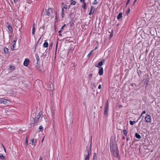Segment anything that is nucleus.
<instances>
[{
    "mask_svg": "<svg viewBox=\"0 0 160 160\" xmlns=\"http://www.w3.org/2000/svg\"><path fill=\"white\" fill-rule=\"evenodd\" d=\"M80 2H83V3L84 2L85 0H80Z\"/></svg>",
    "mask_w": 160,
    "mask_h": 160,
    "instance_id": "45",
    "label": "nucleus"
},
{
    "mask_svg": "<svg viewBox=\"0 0 160 160\" xmlns=\"http://www.w3.org/2000/svg\"><path fill=\"white\" fill-rule=\"evenodd\" d=\"M137 0H135L134 1L136 2Z\"/></svg>",
    "mask_w": 160,
    "mask_h": 160,
    "instance_id": "56",
    "label": "nucleus"
},
{
    "mask_svg": "<svg viewBox=\"0 0 160 160\" xmlns=\"http://www.w3.org/2000/svg\"><path fill=\"white\" fill-rule=\"evenodd\" d=\"M39 160H42V159L41 157H40L39 158Z\"/></svg>",
    "mask_w": 160,
    "mask_h": 160,
    "instance_id": "44",
    "label": "nucleus"
},
{
    "mask_svg": "<svg viewBox=\"0 0 160 160\" xmlns=\"http://www.w3.org/2000/svg\"><path fill=\"white\" fill-rule=\"evenodd\" d=\"M67 5L65 4L63 6V8L65 9V10H66L67 8Z\"/></svg>",
    "mask_w": 160,
    "mask_h": 160,
    "instance_id": "31",
    "label": "nucleus"
},
{
    "mask_svg": "<svg viewBox=\"0 0 160 160\" xmlns=\"http://www.w3.org/2000/svg\"><path fill=\"white\" fill-rule=\"evenodd\" d=\"M58 46V42L57 43V45H56V48H57Z\"/></svg>",
    "mask_w": 160,
    "mask_h": 160,
    "instance_id": "54",
    "label": "nucleus"
},
{
    "mask_svg": "<svg viewBox=\"0 0 160 160\" xmlns=\"http://www.w3.org/2000/svg\"><path fill=\"white\" fill-rule=\"evenodd\" d=\"M82 8L84 9H86V3L85 2L83 3V5L82 6Z\"/></svg>",
    "mask_w": 160,
    "mask_h": 160,
    "instance_id": "20",
    "label": "nucleus"
},
{
    "mask_svg": "<svg viewBox=\"0 0 160 160\" xmlns=\"http://www.w3.org/2000/svg\"><path fill=\"white\" fill-rule=\"evenodd\" d=\"M98 88L99 89H100L101 88V84H100L99 86H98Z\"/></svg>",
    "mask_w": 160,
    "mask_h": 160,
    "instance_id": "40",
    "label": "nucleus"
},
{
    "mask_svg": "<svg viewBox=\"0 0 160 160\" xmlns=\"http://www.w3.org/2000/svg\"><path fill=\"white\" fill-rule=\"evenodd\" d=\"M91 148L88 151H85L84 153V160H89V156L91 155Z\"/></svg>",
    "mask_w": 160,
    "mask_h": 160,
    "instance_id": "2",
    "label": "nucleus"
},
{
    "mask_svg": "<svg viewBox=\"0 0 160 160\" xmlns=\"http://www.w3.org/2000/svg\"><path fill=\"white\" fill-rule=\"evenodd\" d=\"M130 124L131 125H133V122L132 121H130L129 122Z\"/></svg>",
    "mask_w": 160,
    "mask_h": 160,
    "instance_id": "34",
    "label": "nucleus"
},
{
    "mask_svg": "<svg viewBox=\"0 0 160 160\" xmlns=\"http://www.w3.org/2000/svg\"><path fill=\"white\" fill-rule=\"evenodd\" d=\"M14 67L13 66H10V69L11 70H14Z\"/></svg>",
    "mask_w": 160,
    "mask_h": 160,
    "instance_id": "29",
    "label": "nucleus"
},
{
    "mask_svg": "<svg viewBox=\"0 0 160 160\" xmlns=\"http://www.w3.org/2000/svg\"><path fill=\"white\" fill-rule=\"evenodd\" d=\"M97 154L96 153H94L93 154V157L92 160H97Z\"/></svg>",
    "mask_w": 160,
    "mask_h": 160,
    "instance_id": "18",
    "label": "nucleus"
},
{
    "mask_svg": "<svg viewBox=\"0 0 160 160\" xmlns=\"http://www.w3.org/2000/svg\"><path fill=\"white\" fill-rule=\"evenodd\" d=\"M122 12H120L117 17V19L118 20L121 19L122 17Z\"/></svg>",
    "mask_w": 160,
    "mask_h": 160,
    "instance_id": "15",
    "label": "nucleus"
},
{
    "mask_svg": "<svg viewBox=\"0 0 160 160\" xmlns=\"http://www.w3.org/2000/svg\"><path fill=\"white\" fill-rule=\"evenodd\" d=\"M0 158L3 160L5 159V157L2 154H0Z\"/></svg>",
    "mask_w": 160,
    "mask_h": 160,
    "instance_id": "24",
    "label": "nucleus"
},
{
    "mask_svg": "<svg viewBox=\"0 0 160 160\" xmlns=\"http://www.w3.org/2000/svg\"><path fill=\"white\" fill-rule=\"evenodd\" d=\"M104 59H102L98 63L96 64L95 66L98 68H100V67L103 65V63L104 62Z\"/></svg>",
    "mask_w": 160,
    "mask_h": 160,
    "instance_id": "5",
    "label": "nucleus"
},
{
    "mask_svg": "<svg viewBox=\"0 0 160 160\" xmlns=\"http://www.w3.org/2000/svg\"><path fill=\"white\" fill-rule=\"evenodd\" d=\"M88 78H90V79H91L92 78V74H90L88 75Z\"/></svg>",
    "mask_w": 160,
    "mask_h": 160,
    "instance_id": "32",
    "label": "nucleus"
},
{
    "mask_svg": "<svg viewBox=\"0 0 160 160\" xmlns=\"http://www.w3.org/2000/svg\"><path fill=\"white\" fill-rule=\"evenodd\" d=\"M72 1V2L70 3V4L71 5H74L75 4H76V1Z\"/></svg>",
    "mask_w": 160,
    "mask_h": 160,
    "instance_id": "27",
    "label": "nucleus"
},
{
    "mask_svg": "<svg viewBox=\"0 0 160 160\" xmlns=\"http://www.w3.org/2000/svg\"><path fill=\"white\" fill-rule=\"evenodd\" d=\"M64 13L63 12H62L61 15L62 16V18L63 17V15H64Z\"/></svg>",
    "mask_w": 160,
    "mask_h": 160,
    "instance_id": "39",
    "label": "nucleus"
},
{
    "mask_svg": "<svg viewBox=\"0 0 160 160\" xmlns=\"http://www.w3.org/2000/svg\"><path fill=\"white\" fill-rule=\"evenodd\" d=\"M40 117L41 116H40L39 115H37V116L35 118V119H34V123H37L38 122V121Z\"/></svg>",
    "mask_w": 160,
    "mask_h": 160,
    "instance_id": "10",
    "label": "nucleus"
},
{
    "mask_svg": "<svg viewBox=\"0 0 160 160\" xmlns=\"http://www.w3.org/2000/svg\"><path fill=\"white\" fill-rule=\"evenodd\" d=\"M130 0H128L126 4L127 5L130 2Z\"/></svg>",
    "mask_w": 160,
    "mask_h": 160,
    "instance_id": "38",
    "label": "nucleus"
},
{
    "mask_svg": "<svg viewBox=\"0 0 160 160\" xmlns=\"http://www.w3.org/2000/svg\"><path fill=\"white\" fill-rule=\"evenodd\" d=\"M97 48H98V47H96L94 49V50H95L96 49H97Z\"/></svg>",
    "mask_w": 160,
    "mask_h": 160,
    "instance_id": "53",
    "label": "nucleus"
},
{
    "mask_svg": "<svg viewBox=\"0 0 160 160\" xmlns=\"http://www.w3.org/2000/svg\"><path fill=\"white\" fill-rule=\"evenodd\" d=\"M135 2L134 1V3Z\"/></svg>",
    "mask_w": 160,
    "mask_h": 160,
    "instance_id": "55",
    "label": "nucleus"
},
{
    "mask_svg": "<svg viewBox=\"0 0 160 160\" xmlns=\"http://www.w3.org/2000/svg\"><path fill=\"white\" fill-rule=\"evenodd\" d=\"M141 121H140V122H139V124L141 123Z\"/></svg>",
    "mask_w": 160,
    "mask_h": 160,
    "instance_id": "57",
    "label": "nucleus"
},
{
    "mask_svg": "<svg viewBox=\"0 0 160 160\" xmlns=\"http://www.w3.org/2000/svg\"><path fill=\"white\" fill-rule=\"evenodd\" d=\"M53 10L51 8H49L47 10H46V12L44 13L45 15L53 17V16L52 15Z\"/></svg>",
    "mask_w": 160,
    "mask_h": 160,
    "instance_id": "3",
    "label": "nucleus"
},
{
    "mask_svg": "<svg viewBox=\"0 0 160 160\" xmlns=\"http://www.w3.org/2000/svg\"><path fill=\"white\" fill-rule=\"evenodd\" d=\"M4 51L5 53H7L8 52V49L7 48L5 47L4 48Z\"/></svg>",
    "mask_w": 160,
    "mask_h": 160,
    "instance_id": "22",
    "label": "nucleus"
},
{
    "mask_svg": "<svg viewBox=\"0 0 160 160\" xmlns=\"http://www.w3.org/2000/svg\"><path fill=\"white\" fill-rule=\"evenodd\" d=\"M2 146L3 147V149H4V150L5 152H6V150L5 148V147H4V146L2 144Z\"/></svg>",
    "mask_w": 160,
    "mask_h": 160,
    "instance_id": "35",
    "label": "nucleus"
},
{
    "mask_svg": "<svg viewBox=\"0 0 160 160\" xmlns=\"http://www.w3.org/2000/svg\"><path fill=\"white\" fill-rule=\"evenodd\" d=\"M25 142L26 145L27 146L28 144V137H26L25 138Z\"/></svg>",
    "mask_w": 160,
    "mask_h": 160,
    "instance_id": "25",
    "label": "nucleus"
},
{
    "mask_svg": "<svg viewBox=\"0 0 160 160\" xmlns=\"http://www.w3.org/2000/svg\"><path fill=\"white\" fill-rule=\"evenodd\" d=\"M35 28L34 25V23L32 25V34L33 35H34L35 34Z\"/></svg>",
    "mask_w": 160,
    "mask_h": 160,
    "instance_id": "14",
    "label": "nucleus"
},
{
    "mask_svg": "<svg viewBox=\"0 0 160 160\" xmlns=\"http://www.w3.org/2000/svg\"><path fill=\"white\" fill-rule=\"evenodd\" d=\"M122 139H125V138L123 136V137H122Z\"/></svg>",
    "mask_w": 160,
    "mask_h": 160,
    "instance_id": "50",
    "label": "nucleus"
},
{
    "mask_svg": "<svg viewBox=\"0 0 160 160\" xmlns=\"http://www.w3.org/2000/svg\"><path fill=\"white\" fill-rule=\"evenodd\" d=\"M62 30H61V29H60V30H59L58 32L59 33H61V32Z\"/></svg>",
    "mask_w": 160,
    "mask_h": 160,
    "instance_id": "47",
    "label": "nucleus"
},
{
    "mask_svg": "<svg viewBox=\"0 0 160 160\" xmlns=\"http://www.w3.org/2000/svg\"><path fill=\"white\" fill-rule=\"evenodd\" d=\"M48 43L47 41H45L43 43V47L45 48H47L48 47Z\"/></svg>",
    "mask_w": 160,
    "mask_h": 160,
    "instance_id": "16",
    "label": "nucleus"
},
{
    "mask_svg": "<svg viewBox=\"0 0 160 160\" xmlns=\"http://www.w3.org/2000/svg\"><path fill=\"white\" fill-rule=\"evenodd\" d=\"M123 134L125 135V136L127 135L128 133V131H127L126 130H123Z\"/></svg>",
    "mask_w": 160,
    "mask_h": 160,
    "instance_id": "21",
    "label": "nucleus"
},
{
    "mask_svg": "<svg viewBox=\"0 0 160 160\" xmlns=\"http://www.w3.org/2000/svg\"><path fill=\"white\" fill-rule=\"evenodd\" d=\"M142 114H141V115H140V118H138V119H140V118H141V117L142 116Z\"/></svg>",
    "mask_w": 160,
    "mask_h": 160,
    "instance_id": "51",
    "label": "nucleus"
},
{
    "mask_svg": "<svg viewBox=\"0 0 160 160\" xmlns=\"http://www.w3.org/2000/svg\"><path fill=\"white\" fill-rule=\"evenodd\" d=\"M109 109L108 101L107 100L105 106L104 114L105 115H107L108 114V112Z\"/></svg>",
    "mask_w": 160,
    "mask_h": 160,
    "instance_id": "4",
    "label": "nucleus"
},
{
    "mask_svg": "<svg viewBox=\"0 0 160 160\" xmlns=\"http://www.w3.org/2000/svg\"><path fill=\"white\" fill-rule=\"evenodd\" d=\"M8 100L2 98H0V103L6 104Z\"/></svg>",
    "mask_w": 160,
    "mask_h": 160,
    "instance_id": "9",
    "label": "nucleus"
},
{
    "mask_svg": "<svg viewBox=\"0 0 160 160\" xmlns=\"http://www.w3.org/2000/svg\"><path fill=\"white\" fill-rule=\"evenodd\" d=\"M64 9L62 8V12H63L64 13Z\"/></svg>",
    "mask_w": 160,
    "mask_h": 160,
    "instance_id": "41",
    "label": "nucleus"
},
{
    "mask_svg": "<svg viewBox=\"0 0 160 160\" xmlns=\"http://www.w3.org/2000/svg\"><path fill=\"white\" fill-rule=\"evenodd\" d=\"M98 4V2L97 0H94L93 3V4H95L97 5Z\"/></svg>",
    "mask_w": 160,
    "mask_h": 160,
    "instance_id": "30",
    "label": "nucleus"
},
{
    "mask_svg": "<svg viewBox=\"0 0 160 160\" xmlns=\"http://www.w3.org/2000/svg\"><path fill=\"white\" fill-rule=\"evenodd\" d=\"M41 113V112H40L38 114V115H39L40 116H41V113Z\"/></svg>",
    "mask_w": 160,
    "mask_h": 160,
    "instance_id": "46",
    "label": "nucleus"
},
{
    "mask_svg": "<svg viewBox=\"0 0 160 160\" xmlns=\"http://www.w3.org/2000/svg\"><path fill=\"white\" fill-rule=\"evenodd\" d=\"M130 12V9L129 8H128V10L127 11V13H129Z\"/></svg>",
    "mask_w": 160,
    "mask_h": 160,
    "instance_id": "36",
    "label": "nucleus"
},
{
    "mask_svg": "<svg viewBox=\"0 0 160 160\" xmlns=\"http://www.w3.org/2000/svg\"><path fill=\"white\" fill-rule=\"evenodd\" d=\"M110 149L111 152L115 157H118L119 156V152L118 147L115 144L110 143Z\"/></svg>",
    "mask_w": 160,
    "mask_h": 160,
    "instance_id": "1",
    "label": "nucleus"
},
{
    "mask_svg": "<svg viewBox=\"0 0 160 160\" xmlns=\"http://www.w3.org/2000/svg\"><path fill=\"white\" fill-rule=\"evenodd\" d=\"M44 137L43 138H42V142L43 140H44Z\"/></svg>",
    "mask_w": 160,
    "mask_h": 160,
    "instance_id": "49",
    "label": "nucleus"
},
{
    "mask_svg": "<svg viewBox=\"0 0 160 160\" xmlns=\"http://www.w3.org/2000/svg\"><path fill=\"white\" fill-rule=\"evenodd\" d=\"M59 36H62V34L61 33H59Z\"/></svg>",
    "mask_w": 160,
    "mask_h": 160,
    "instance_id": "48",
    "label": "nucleus"
},
{
    "mask_svg": "<svg viewBox=\"0 0 160 160\" xmlns=\"http://www.w3.org/2000/svg\"><path fill=\"white\" fill-rule=\"evenodd\" d=\"M93 50H92L87 55V57L88 58H89L90 57V56H91V55L92 54V52H93Z\"/></svg>",
    "mask_w": 160,
    "mask_h": 160,
    "instance_id": "26",
    "label": "nucleus"
},
{
    "mask_svg": "<svg viewBox=\"0 0 160 160\" xmlns=\"http://www.w3.org/2000/svg\"><path fill=\"white\" fill-rule=\"evenodd\" d=\"M39 129L40 131H42L43 130V128L42 125H41L39 126Z\"/></svg>",
    "mask_w": 160,
    "mask_h": 160,
    "instance_id": "28",
    "label": "nucleus"
},
{
    "mask_svg": "<svg viewBox=\"0 0 160 160\" xmlns=\"http://www.w3.org/2000/svg\"><path fill=\"white\" fill-rule=\"evenodd\" d=\"M95 10V8L93 6H92L90 8V10L89 13V15H91L93 14Z\"/></svg>",
    "mask_w": 160,
    "mask_h": 160,
    "instance_id": "8",
    "label": "nucleus"
},
{
    "mask_svg": "<svg viewBox=\"0 0 160 160\" xmlns=\"http://www.w3.org/2000/svg\"><path fill=\"white\" fill-rule=\"evenodd\" d=\"M29 61L28 59H25L23 62V65L25 66H27L29 63Z\"/></svg>",
    "mask_w": 160,
    "mask_h": 160,
    "instance_id": "11",
    "label": "nucleus"
},
{
    "mask_svg": "<svg viewBox=\"0 0 160 160\" xmlns=\"http://www.w3.org/2000/svg\"><path fill=\"white\" fill-rule=\"evenodd\" d=\"M145 118V120L147 122H150L151 121V116L149 115H147Z\"/></svg>",
    "mask_w": 160,
    "mask_h": 160,
    "instance_id": "6",
    "label": "nucleus"
},
{
    "mask_svg": "<svg viewBox=\"0 0 160 160\" xmlns=\"http://www.w3.org/2000/svg\"><path fill=\"white\" fill-rule=\"evenodd\" d=\"M37 140L36 139H34V138L32 139L31 140L32 143V145H34L35 143L36 142Z\"/></svg>",
    "mask_w": 160,
    "mask_h": 160,
    "instance_id": "19",
    "label": "nucleus"
},
{
    "mask_svg": "<svg viewBox=\"0 0 160 160\" xmlns=\"http://www.w3.org/2000/svg\"><path fill=\"white\" fill-rule=\"evenodd\" d=\"M146 113V111H143L142 112V114H145Z\"/></svg>",
    "mask_w": 160,
    "mask_h": 160,
    "instance_id": "37",
    "label": "nucleus"
},
{
    "mask_svg": "<svg viewBox=\"0 0 160 160\" xmlns=\"http://www.w3.org/2000/svg\"><path fill=\"white\" fill-rule=\"evenodd\" d=\"M36 58L37 60V62H38L39 61V58L38 54H36L35 55Z\"/></svg>",
    "mask_w": 160,
    "mask_h": 160,
    "instance_id": "23",
    "label": "nucleus"
},
{
    "mask_svg": "<svg viewBox=\"0 0 160 160\" xmlns=\"http://www.w3.org/2000/svg\"><path fill=\"white\" fill-rule=\"evenodd\" d=\"M18 40V38L15 37V38L14 39V41L12 42L13 45H12V47L13 48H11V49L12 51H13L14 50V48L15 47V46L16 43Z\"/></svg>",
    "mask_w": 160,
    "mask_h": 160,
    "instance_id": "7",
    "label": "nucleus"
},
{
    "mask_svg": "<svg viewBox=\"0 0 160 160\" xmlns=\"http://www.w3.org/2000/svg\"><path fill=\"white\" fill-rule=\"evenodd\" d=\"M132 86H133V84H132Z\"/></svg>",
    "mask_w": 160,
    "mask_h": 160,
    "instance_id": "59",
    "label": "nucleus"
},
{
    "mask_svg": "<svg viewBox=\"0 0 160 160\" xmlns=\"http://www.w3.org/2000/svg\"><path fill=\"white\" fill-rule=\"evenodd\" d=\"M136 138L138 139H140L141 138V136L138 133H136L135 135Z\"/></svg>",
    "mask_w": 160,
    "mask_h": 160,
    "instance_id": "17",
    "label": "nucleus"
},
{
    "mask_svg": "<svg viewBox=\"0 0 160 160\" xmlns=\"http://www.w3.org/2000/svg\"><path fill=\"white\" fill-rule=\"evenodd\" d=\"M113 36V34L112 33V34H111L110 35V38H111Z\"/></svg>",
    "mask_w": 160,
    "mask_h": 160,
    "instance_id": "43",
    "label": "nucleus"
},
{
    "mask_svg": "<svg viewBox=\"0 0 160 160\" xmlns=\"http://www.w3.org/2000/svg\"><path fill=\"white\" fill-rule=\"evenodd\" d=\"M66 24H64V25L60 29L61 30H62L64 29V27L65 26Z\"/></svg>",
    "mask_w": 160,
    "mask_h": 160,
    "instance_id": "33",
    "label": "nucleus"
},
{
    "mask_svg": "<svg viewBox=\"0 0 160 160\" xmlns=\"http://www.w3.org/2000/svg\"><path fill=\"white\" fill-rule=\"evenodd\" d=\"M18 0H13V1L15 3H16L17 2Z\"/></svg>",
    "mask_w": 160,
    "mask_h": 160,
    "instance_id": "42",
    "label": "nucleus"
},
{
    "mask_svg": "<svg viewBox=\"0 0 160 160\" xmlns=\"http://www.w3.org/2000/svg\"><path fill=\"white\" fill-rule=\"evenodd\" d=\"M103 73V68L102 67L100 68L99 69L98 74L100 76L102 75Z\"/></svg>",
    "mask_w": 160,
    "mask_h": 160,
    "instance_id": "13",
    "label": "nucleus"
},
{
    "mask_svg": "<svg viewBox=\"0 0 160 160\" xmlns=\"http://www.w3.org/2000/svg\"><path fill=\"white\" fill-rule=\"evenodd\" d=\"M6 27H7V28H8V32H12L13 31V30L12 29V26L11 25H9L8 26H6Z\"/></svg>",
    "mask_w": 160,
    "mask_h": 160,
    "instance_id": "12",
    "label": "nucleus"
},
{
    "mask_svg": "<svg viewBox=\"0 0 160 160\" xmlns=\"http://www.w3.org/2000/svg\"><path fill=\"white\" fill-rule=\"evenodd\" d=\"M132 122H133V124L136 122L135 121H133Z\"/></svg>",
    "mask_w": 160,
    "mask_h": 160,
    "instance_id": "52",
    "label": "nucleus"
},
{
    "mask_svg": "<svg viewBox=\"0 0 160 160\" xmlns=\"http://www.w3.org/2000/svg\"><path fill=\"white\" fill-rule=\"evenodd\" d=\"M127 140H128V138H127Z\"/></svg>",
    "mask_w": 160,
    "mask_h": 160,
    "instance_id": "58",
    "label": "nucleus"
}]
</instances>
